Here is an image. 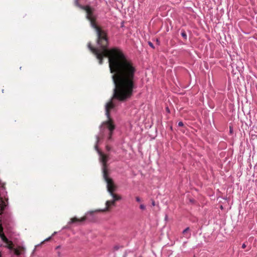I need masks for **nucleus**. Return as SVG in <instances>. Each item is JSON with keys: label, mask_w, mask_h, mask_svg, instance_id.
<instances>
[{"label": "nucleus", "mask_w": 257, "mask_h": 257, "mask_svg": "<svg viewBox=\"0 0 257 257\" xmlns=\"http://www.w3.org/2000/svg\"><path fill=\"white\" fill-rule=\"evenodd\" d=\"M78 1L75 0V5L86 11V18L90 22L91 27L95 29L97 34V47H93L89 42L88 48L99 60L100 64H102L104 57H108L110 73H113L111 76L114 85L113 97L120 100H126L132 96L134 89L137 87V77L135 75L137 69L133 62L125 57L119 48H107V34L96 24L97 16L94 13V9L89 6L80 5Z\"/></svg>", "instance_id": "obj_1"}, {"label": "nucleus", "mask_w": 257, "mask_h": 257, "mask_svg": "<svg viewBox=\"0 0 257 257\" xmlns=\"http://www.w3.org/2000/svg\"><path fill=\"white\" fill-rule=\"evenodd\" d=\"M13 225L11 212L9 210L7 192L5 187V183L0 180V237L6 243V247L12 257H18L21 254L20 251L13 246L12 242L7 238L3 232V225L8 231H11Z\"/></svg>", "instance_id": "obj_2"}, {"label": "nucleus", "mask_w": 257, "mask_h": 257, "mask_svg": "<svg viewBox=\"0 0 257 257\" xmlns=\"http://www.w3.org/2000/svg\"><path fill=\"white\" fill-rule=\"evenodd\" d=\"M113 98L116 99L118 100L119 99H117V98H115L113 97V95L112 96V98H111V99L110 100L109 102L106 103L105 106V115H106L107 117L108 118V120L104 122L103 123V124H104L106 128L104 127L102 128V125H100V133L98 135L96 136V142L95 145H97L98 146V143H99L100 141V138H103L105 135V132H107L108 133V140L110 141L111 140V136L113 133V132L115 128L114 125L111 122V120L110 118V113L109 110L110 109H112L114 108V105L112 102V99ZM120 101H121L120 100ZM123 101L124 100H122Z\"/></svg>", "instance_id": "obj_3"}, {"label": "nucleus", "mask_w": 257, "mask_h": 257, "mask_svg": "<svg viewBox=\"0 0 257 257\" xmlns=\"http://www.w3.org/2000/svg\"><path fill=\"white\" fill-rule=\"evenodd\" d=\"M94 148L95 150L97 152L99 156V160L102 165L103 176L105 181L107 183V191L113 197V200L115 202V201L120 199V197L117 196L116 195L113 193L114 191L113 181L107 176L106 169V163L108 161L107 157L98 149V146L97 145H95Z\"/></svg>", "instance_id": "obj_4"}, {"label": "nucleus", "mask_w": 257, "mask_h": 257, "mask_svg": "<svg viewBox=\"0 0 257 257\" xmlns=\"http://www.w3.org/2000/svg\"><path fill=\"white\" fill-rule=\"evenodd\" d=\"M86 219V217L84 216L83 217L81 218V219H78L77 217H74L70 219V220L68 222L69 224H71L72 223H80L84 221H85Z\"/></svg>", "instance_id": "obj_5"}, {"label": "nucleus", "mask_w": 257, "mask_h": 257, "mask_svg": "<svg viewBox=\"0 0 257 257\" xmlns=\"http://www.w3.org/2000/svg\"><path fill=\"white\" fill-rule=\"evenodd\" d=\"M115 203L114 200L113 199L112 200L107 201L106 202V207L103 210V211L108 210V208L110 205H114Z\"/></svg>", "instance_id": "obj_6"}, {"label": "nucleus", "mask_w": 257, "mask_h": 257, "mask_svg": "<svg viewBox=\"0 0 257 257\" xmlns=\"http://www.w3.org/2000/svg\"><path fill=\"white\" fill-rule=\"evenodd\" d=\"M189 230H190L189 227H187L182 232V233L183 234L185 235V237L187 238H189L191 236V233L190 232H189L188 233H187L188 231H189Z\"/></svg>", "instance_id": "obj_7"}, {"label": "nucleus", "mask_w": 257, "mask_h": 257, "mask_svg": "<svg viewBox=\"0 0 257 257\" xmlns=\"http://www.w3.org/2000/svg\"><path fill=\"white\" fill-rule=\"evenodd\" d=\"M181 35L182 37L184 39L187 40V34H186V33H185V32L184 31H183L181 32Z\"/></svg>", "instance_id": "obj_8"}, {"label": "nucleus", "mask_w": 257, "mask_h": 257, "mask_svg": "<svg viewBox=\"0 0 257 257\" xmlns=\"http://www.w3.org/2000/svg\"><path fill=\"white\" fill-rule=\"evenodd\" d=\"M149 45L153 49H155V46L154 44L150 41L148 42Z\"/></svg>", "instance_id": "obj_9"}, {"label": "nucleus", "mask_w": 257, "mask_h": 257, "mask_svg": "<svg viewBox=\"0 0 257 257\" xmlns=\"http://www.w3.org/2000/svg\"><path fill=\"white\" fill-rule=\"evenodd\" d=\"M140 208L141 209L144 210L146 209V206L144 204H141L140 206Z\"/></svg>", "instance_id": "obj_10"}, {"label": "nucleus", "mask_w": 257, "mask_h": 257, "mask_svg": "<svg viewBox=\"0 0 257 257\" xmlns=\"http://www.w3.org/2000/svg\"><path fill=\"white\" fill-rule=\"evenodd\" d=\"M251 132V135L252 136H257V132L254 131V132H252V131Z\"/></svg>", "instance_id": "obj_11"}, {"label": "nucleus", "mask_w": 257, "mask_h": 257, "mask_svg": "<svg viewBox=\"0 0 257 257\" xmlns=\"http://www.w3.org/2000/svg\"><path fill=\"white\" fill-rule=\"evenodd\" d=\"M178 126H183L184 125V123L182 121H179L178 123Z\"/></svg>", "instance_id": "obj_12"}, {"label": "nucleus", "mask_w": 257, "mask_h": 257, "mask_svg": "<svg viewBox=\"0 0 257 257\" xmlns=\"http://www.w3.org/2000/svg\"><path fill=\"white\" fill-rule=\"evenodd\" d=\"M136 200L138 202H140L141 201V198L139 197H136Z\"/></svg>", "instance_id": "obj_13"}, {"label": "nucleus", "mask_w": 257, "mask_h": 257, "mask_svg": "<svg viewBox=\"0 0 257 257\" xmlns=\"http://www.w3.org/2000/svg\"><path fill=\"white\" fill-rule=\"evenodd\" d=\"M233 133V128L232 126H229V133L232 134Z\"/></svg>", "instance_id": "obj_14"}, {"label": "nucleus", "mask_w": 257, "mask_h": 257, "mask_svg": "<svg viewBox=\"0 0 257 257\" xmlns=\"http://www.w3.org/2000/svg\"><path fill=\"white\" fill-rule=\"evenodd\" d=\"M57 254L58 256H61V252L60 251H59V250H58L57 251Z\"/></svg>", "instance_id": "obj_15"}, {"label": "nucleus", "mask_w": 257, "mask_h": 257, "mask_svg": "<svg viewBox=\"0 0 257 257\" xmlns=\"http://www.w3.org/2000/svg\"><path fill=\"white\" fill-rule=\"evenodd\" d=\"M119 247L117 245H115L114 247V249L115 250H117L119 249Z\"/></svg>", "instance_id": "obj_16"}, {"label": "nucleus", "mask_w": 257, "mask_h": 257, "mask_svg": "<svg viewBox=\"0 0 257 257\" xmlns=\"http://www.w3.org/2000/svg\"><path fill=\"white\" fill-rule=\"evenodd\" d=\"M166 111H167V112L168 113H170V109H169V107H167L166 108Z\"/></svg>", "instance_id": "obj_17"}, {"label": "nucleus", "mask_w": 257, "mask_h": 257, "mask_svg": "<svg viewBox=\"0 0 257 257\" xmlns=\"http://www.w3.org/2000/svg\"><path fill=\"white\" fill-rule=\"evenodd\" d=\"M61 248V246L60 245H58V246H57L56 247H55V249L56 250H58L59 249V248Z\"/></svg>", "instance_id": "obj_18"}, {"label": "nucleus", "mask_w": 257, "mask_h": 257, "mask_svg": "<svg viewBox=\"0 0 257 257\" xmlns=\"http://www.w3.org/2000/svg\"><path fill=\"white\" fill-rule=\"evenodd\" d=\"M241 247H242V248H245V247H246V245H245V243H243V244H242V246H241Z\"/></svg>", "instance_id": "obj_19"}, {"label": "nucleus", "mask_w": 257, "mask_h": 257, "mask_svg": "<svg viewBox=\"0 0 257 257\" xmlns=\"http://www.w3.org/2000/svg\"><path fill=\"white\" fill-rule=\"evenodd\" d=\"M93 213V211H90V212H88L86 214V215H88V214H92Z\"/></svg>", "instance_id": "obj_20"}, {"label": "nucleus", "mask_w": 257, "mask_h": 257, "mask_svg": "<svg viewBox=\"0 0 257 257\" xmlns=\"http://www.w3.org/2000/svg\"><path fill=\"white\" fill-rule=\"evenodd\" d=\"M106 148L107 151H109L110 150V148L108 146H107Z\"/></svg>", "instance_id": "obj_21"}, {"label": "nucleus", "mask_w": 257, "mask_h": 257, "mask_svg": "<svg viewBox=\"0 0 257 257\" xmlns=\"http://www.w3.org/2000/svg\"><path fill=\"white\" fill-rule=\"evenodd\" d=\"M50 238H51V237H48V238L46 239L45 240H45H49V239H50Z\"/></svg>", "instance_id": "obj_22"}, {"label": "nucleus", "mask_w": 257, "mask_h": 257, "mask_svg": "<svg viewBox=\"0 0 257 257\" xmlns=\"http://www.w3.org/2000/svg\"><path fill=\"white\" fill-rule=\"evenodd\" d=\"M152 205H153V206H154V205H155V202H154V201H153V202H152Z\"/></svg>", "instance_id": "obj_23"}, {"label": "nucleus", "mask_w": 257, "mask_h": 257, "mask_svg": "<svg viewBox=\"0 0 257 257\" xmlns=\"http://www.w3.org/2000/svg\"><path fill=\"white\" fill-rule=\"evenodd\" d=\"M170 129H171V130H172V129H173L172 126H171V127H170Z\"/></svg>", "instance_id": "obj_24"}, {"label": "nucleus", "mask_w": 257, "mask_h": 257, "mask_svg": "<svg viewBox=\"0 0 257 257\" xmlns=\"http://www.w3.org/2000/svg\"><path fill=\"white\" fill-rule=\"evenodd\" d=\"M0 257H1V252H0Z\"/></svg>", "instance_id": "obj_25"}]
</instances>
